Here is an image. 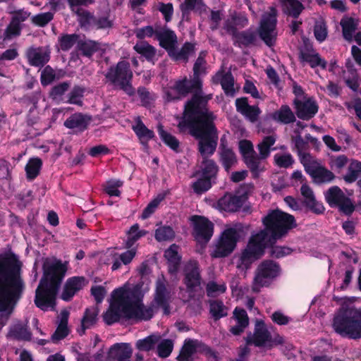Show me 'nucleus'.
Returning <instances> with one entry per match:
<instances>
[{
	"label": "nucleus",
	"instance_id": "f257e3e1",
	"mask_svg": "<svg viewBox=\"0 0 361 361\" xmlns=\"http://www.w3.org/2000/svg\"><path fill=\"white\" fill-rule=\"evenodd\" d=\"M143 295L137 287L125 286L114 289L111 295L109 306L102 314L106 324L111 326L125 320L149 321L154 317V307L145 306Z\"/></svg>",
	"mask_w": 361,
	"mask_h": 361
},
{
	"label": "nucleus",
	"instance_id": "f03ea898",
	"mask_svg": "<svg viewBox=\"0 0 361 361\" xmlns=\"http://www.w3.org/2000/svg\"><path fill=\"white\" fill-rule=\"evenodd\" d=\"M25 284L22 277V263L13 252L0 254V312L2 326L6 324L18 301Z\"/></svg>",
	"mask_w": 361,
	"mask_h": 361
},
{
	"label": "nucleus",
	"instance_id": "7ed1b4c3",
	"mask_svg": "<svg viewBox=\"0 0 361 361\" xmlns=\"http://www.w3.org/2000/svg\"><path fill=\"white\" fill-rule=\"evenodd\" d=\"M43 275L35 290L34 300L36 307L47 310L56 304V298L61 284L68 270V263L61 259L45 261L42 266Z\"/></svg>",
	"mask_w": 361,
	"mask_h": 361
},
{
	"label": "nucleus",
	"instance_id": "20e7f679",
	"mask_svg": "<svg viewBox=\"0 0 361 361\" xmlns=\"http://www.w3.org/2000/svg\"><path fill=\"white\" fill-rule=\"evenodd\" d=\"M333 328L343 337L361 338V310L353 307L340 309L334 317Z\"/></svg>",
	"mask_w": 361,
	"mask_h": 361
},
{
	"label": "nucleus",
	"instance_id": "39448f33",
	"mask_svg": "<svg viewBox=\"0 0 361 361\" xmlns=\"http://www.w3.org/2000/svg\"><path fill=\"white\" fill-rule=\"evenodd\" d=\"M262 224L269 232L272 240H279L297 226L295 217L279 209L269 211L262 218Z\"/></svg>",
	"mask_w": 361,
	"mask_h": 361
},
{
	"label": "nucleus",
	"instance_id": "423d86ee",
	"mask_svg": "<svg viewBox=\"0 0 361 361\" xmlns=\"http://www.w3.org/2000/svg\"><path fill=\"white\" fill-rule=\"evenodd\" d=\"M105 78L116 88L123 91L128 96L135 94V89L132 85L133 73L128 61L121 60L116 66H110Z\"/></svg>",
	"mask_w": 361,
	"mask_h": 361
},
{
	"label": "nucleus",
	"instance_id": "0eeeda50",
	"mask_svg": "<svg viewBox=\"0 0 361 361\" xmlns=\"http://www.w3.org/2000/svg\"><path fill=\"white\" fill-rule=\"evenodd\" d=\"M219 170V166L214 160L206 158L202 159L200 169L194 174L197 177V180L191 185L194 192L202 195L216 184Z\"/></svg>",
	"mask_w": 361,
	"mask_h": 361
},
{
	"label": "nucleus",
	"instance_id": "6e6552de",
	"mask_svg": "<svg viewBox=\"0 0 361 361\" xmlns=\"http://www.w3.org/2000/svg\"><path fill=\"white\" fill-rule=\"evenodd\" d=\"M194 137L198 140V152L202 159H209L216 149L219 133L214 121L205 123L204 126L195 134Z\"/></svg>",
	"mask_w": 361,
	"mask_h": 361
},
{
	"label": "nucleus",
	"instance_id": "1a4fd4ad",
	"mask_svg": "<svg viewBox=\"0 0 361 361\" xmlns=\"http://www.w3.org/2000/svg\"><path fill=\"white\" fill-rule=\"evenodd\" d=\"M280 264L272 259H264L257 266L253 279L252 290L259 292L261 288L269 287L280 276Z\"/></svg>",
	"mask_w": 361,
	"mask_h": 361
},
{
	"label": "nucleus",
	"instance_id": "9d476101",
	"mask_svg": "<svg viewBox=\"0 0 361 361\" xmlns=\"http://www.w3.org/2000/svg\"><path fill=\"white\" fill-rule=\"evenodd\" d=\"M243 231L244 226L241 223L235 224L233 226L225 229L216 245L214 257H225L228 256L235 248Z\"/></svg>",
	"mask_w": 361,
	"mask_h": 361
},
{
	"label": "nucleus",
	"instance_id": "9b49d317",
	"mask_svg": "<svg viewBox=\"0 0 361 361\" xmlns=\"http://www.w3.org/2000/svg\"><path fill=\"white\" fill-rule=\"evenodd\" d=\"M202 92H195L190 99L185 104L184 115H190L197 118H200L204 124L213 122L216 116L207 107V102L201 95Z\"/></svg>",
	"mask_w": 361,
	"mask_h": 361
},
{
	"label": "nucleus",
	"instance_id": "f8f14e48",
	"mask_svg": "<svg viewBox=\"0 0 361 361\" xmlns=\"http://www.w3.org/2000/svg\"><path fill=\"white\" fill-rule=\"evenodd\" d=\"M326 203L331 208H337L345 216H350L355 210L353 201L337 185L329 188L324 192Z\"/></svg>",
	"mask_w": 361,
	"mask_h": 361
},
{
	"label": "nucleus",
	"instance_id": "ddd939ff",
	"mask_svg": "<svg viewBox=\"0 0 361 361\" xmlns=\"http://www.w3.org/2000/svg\"><path fill=\"white\" fill-rule=\"evenodd\" d=\"M277 10L271 7L268 13H265L259 23L258 34L260 39L269 47L274 45L277 33Z\"/></svg>",
	"mask_w": 361,
	"mask_h": 361
},
{
	"label": "nucleus",
	"instance_id": "4468645a",
	"mask_svg": "<svg viewBox=\"0 0 361 361\" xmlns=\"http://www.w3.org/2000/svg\"><path fill=\"white\" fill-rule=\"evenodd\" d=\"M192 225V235L195 240L200 244L207 245L214 233V224L207 217L200 215H192L190 217Z\"/></svg>",
	"mask_w": 361,
	"mask_h": 361
},
{
	"label": "nucleus",
	"instance_id": "2eb2a0df",
	"mask_svg": "<svg viewBox=\"0 0 361 361\" xmlns=\"http://www.w3.org/2000/svg\"><path fill=\"white\" fill-rule=\"evenodd\" d=\"M183 283L188 292H195L201 285L202 276L199 262L195 259H190L183 266Z\"/></svg>",
	"mask_w": 361,
	"mask_h": 361
},
{
	"label": "nucleus",
	"instance_id": "dca6fc26",
	"mask_svg": "<svg viewBox=\"0 0 361 361\" xmlns=\"http://www.w3.org/2000/svg\"><path fill=\"white\" fill-rule=\"evenodd\" d=\"M247 200L246 194L236 195L231 192H226L223 197L218 200L216 205L221 211L233 213L239 211Z\"/></svg>",
	"mask_w": 361,
	"mask_h": 361
},
{
	"label": "nucleus",
	"instance_id": "f3484780",
	"mask_svg": "<svg viewBox=\"0 0 361 361\" xmlns=\"http://www.w3.org/2000/svg\"><path fill=\"white\" fill-rule=\"evenodd\" d=\"M293 104L297 117L303 121H309L312 118L319 110L317 102L310 98L305 101L295 98Z\"/></svg>",
	"mask_w": 361,
	"mask_h": 361
},
{
	"label": "nucleus",
	"instance_id": "a211bd4d",
	"mask_svg": "<svg viewBox=\"0 0 361 361\" xmlns=\"http://www.w3.org/2000/svg\"><path fill=\"white\" fill-rule=\"evenodd\" d=\"M171 290L167 287L164 279H158L156 281V288L154 300L157 306L161 307L164 314L170 313Z\"/></svg>",
	"mask_w": 361,
	"mask_h": 361
},
{
	"label": "nucleus",
	"instance_id": "6ab92c4d",
	"mask_svg": "<svg viewBox=\"0 0 361 361\" xmlns=\"http://www.w3.org/2000/svg\"><path fill=\"white\" fill-rule=\"evenodd\" d=\"M51 51L48 47H30L26 52L28 63L34 67H43L50 60Z\"/></svg>",
	"mask_w": 361,
	"mask_h": 361
},
{
	"label": "nucleus",
	"instance_id": "aec40b11",
	"mask_svg": "<svg viewBox=\"0 0 361 361\" xmlns=\"http://www.w3.org/2000/svg\"><path fill=\"white\" fill-rule=\"evenodd\" d=\"M173 89L178 92L182 99L190 93L202 92V81L201 79H196L194 77L190 80L185 77L175 82Z\"/></svg>",
	"mask_w": 361,
	"mask_h": 361
},
{
	"label": "nucleus",
	"instance_id": "412c9836",
	"mask_svg": "<svg viewBox=\"0 0 361 361\" xmlns=\"http://www.w3.org/2000/svg\"><path fill=\"white\" fill-rule=\"evenodd\" d=\"M84 276H72L68 278L63 288L61 298L66 302L71 301L74 295L83 288L85 285Z\"/></svg>",
	"mask_w": 361,
	"mask_h": 361
},
{
	"label": "nucleus",
	"instance_id": "4be33fe9",
	"mask_svg": "<svg viewBox=\"0 0 361 361\" xmlns=\"http://www.w3.org/2000/svg\"><path fill=\"white\" fill-rule=\"evenodd\" d=\"M156 39L159 41L160 47L166 51L169 57L173 55L178 42L174 31L170 29H160L157 32Z\"/></svg>",
	"mask_w": 361,
	"mask_h": 361
},
{
	"label": "nucleus",
	"instance_id": "5701e85b",
	"mask_svg": "<svg viewBox=\"0 0 361 361\" xmlns=\"http://www.w3.org/2000/svg\"><path fill=\"white\" fill-rule=\"evenodd\" d=\"M91 121V116L79 112L71 115L64 121L63 125L68 129L82 133L88 128Z\"/></svg>",
	"mask_w": 361,
	"mask_h": 361
},
{
	"label": "nucleus",
	"instance_id": "b1692460",
	"mask_svg": "<svg viewBox=\"0 0 361 361\" xmlns=\"http://www.w3.org/2000/svg\"><path fill=\"white\" fill-rule=\"evenodd\" d=\"M219 161L228 172L237 163V157L233 150L227 146L226 142L221 138L219 146Z\"/></svg>",
	"mask_w": 361,
	"mask_h": 361
},
{
	"label": "nucleus",
	"instance_id": "393cba45",
	"mask_svg": "<svg viewBox=\"0 0 361 361\" xmlns=\"http://www.w3.org/2000/svg\"><path fill=\"white\" fill-rule=\"evenodd\" d=\"M132 130L137 137L140 143L145 147H148L149 141L155 137L154 132L149 129L140 117L136 118L135 124L132 126Z\"/></svg>",
	"mask_w": 361,
	"mask_h": 361
},
{
	"label": "nucleus",
	"instance_id": "a878e982",
	"mask_svg": "<svg viewBox=\"0 0 361 361\" xmlns=\"http://www.w3.org/2000/svg\"><path fill=\"white\" fill-rule=\"evenodd\" d=\"M133 349L130 343H116L112 345L107 353L106 360L108 361H116L117 359L125 358L124 357L132 356Z\"/></svg>",
	"mask_w": 361,
	"mask_h": 361
},
{
	"label": "nucleus",
	"instance_id": "bb28decb",
	"mask_svg": "<svg viewBox=\"0 0 361 361\" xmlns=\"http://www.w3.org/2000/svg\"><path fill=\"white\" fill-rule=\"evenodd\" d=\"M179 247L176 244H172L164 252V257L168 261V270L171 274H176L178 271L181 256L178 254Z\"/></svg>",
	"mask_w": 361,
	"mask_h": 361
},
{
	"label": "nucleus",
	"instance_id": "cd10ccee",
	"mask_svg": "<svg viewBox=\"0 0 361 361\" xmlns=\"http://www.w3.org/2000/svg\"><path fill=\"white\" fill-rule=\"evenodd\" d=\"M270 341L271 334L267 330L264 321L257 320L252 343H253L255 346L262 347Z\"/></svg>",
	"mask_w": 361,
	"mask_h": 361
},
{
	"label": "nucleus",
	"instance_id": "c85d7f7f",
	"mask_svg": "<svg viewBox=\"0 0 361 361\" xmlns=\"http://www.w3.org/2000/svg\"><path fill=\"white\" fill-rule=\"evenodd\" d=\"M232 39L235 47L239 48L250 47V46L255 44L257 35L251 30L238 31L232 37Z\"/></svg>",
	"mask_w": 361,
	"mask_h": 361
},
{
	"label": "nucleus",
	"instance_id": "c756f323",
	"mask_svg": "<svg viewBox=\"0 0 361 361\" xmlns=\"http://www.w3.org/2000/svg\"><path fill=\"white\" fill-rule=\"evenodd\" d=\"M267 249L250 240L247 248L243 252L241 261L245 262H251L252 260L261 258Z\"/></svg>",
	"mask_w": 361,
	"mask_h": 361
},
{
	"label": "nucleus",
	"instance_id": "7c9ffc66",
	"mask_svg": "<svg viewBox=\"0 0 361 361\" xmlns=\"http://www.w3.org/2000/svg\"><path fill=\"white\" fill-rule=\"evenodd\" d=\"M8 336L16 341H30L32 338V333L27 324L18 322L10 327Z\"/></svg>",
	"mask_w": 361,
	"mask_h": 361
},
{
	"label": "nucleus",
	"instance_id": "2f4dec72",
	"mask_svg": "<svg viewBox=\"0 0 361 361\" xmlns=\"http://www.w3.org/2000/svg\"><path fill=\"white\" fill-rule=\"evenodd\" d=\"M271 117L273 120L282 124H290L296 121L294 113L286 104L281 105L279 110L272 114Z\"/></svg>",
	"mask_w": 361,
	"mask_h": 361
},
{
	"label": "nucleus",
	"instance_id": "473e14b6",
	"mask_svg": "<svg viewBox=\"0 0 361 361\" xmlns=\"http://www.w3.org/2000/svg\"><path fill=\"white\" fill-rule=\"evenodd\" d=\"M282 11L284 14L298 18L305 7L298 0H281Z\"/></svg>",
	"mask_w": 361,
	"mask_h": 361
},
{
	"label": "nucleus",
	"instance_id": "72a5a7b5",
	"mask_svg": "<svg viewBox=\"0 0 361 361\" xmlns=\"http://www.w3.org/2000/svg\"><path fill=\"white\" fill-rule=\"evenodd\" d=\"M208 304L209 314L214 321H218L228 315V307L221 300H209Z\"/></svg>",
	"mask_w": 361,
	"mask_h": 361
},
{
	"label": "nucleus",
	"instance_id": "f704fd0d",
	"mask_svg": "<svg viewBox=\"0 0 361 361\" xmlns=\"http://www.w3.org/2000/svg\"><path fill=\"white\" fill-rule=\"evenodd\" d=\"M197 118L198 120L194 118V116L184 115V119L180 121L178 125L179 130L182 131L185 128H189L190 135L194 137L197 130H200L204 125L200 118Z\"/></svg>",
	"mask_w": 361,
	"mask_h": 361
},
{
	"label": "nucleus",
	"instance_id": "c9c22d12",
	"mask_svg": "<svg viewBox=\"0 0 361 361\" xmlns=\"http://www.w3.org/2000/svg\"><path fill=\"white\" fill-rule=\"evenodd\" d=\"M340 25L343 38L347 41H352L353 34L357 29V21L352 17H344L341 20Z\"/></svg>",
	"mask_w": 361,
	"mask_h": 361
},
{
	"label": "nucleus",
	"instance_id": "e433bc0d",
	"mask_svg": "<svg viewBox=\"0 0 361 361\" xmlns=\"http://www.w3.org/2000/svg\"><path fill=\"white\" fill-rule=\"evenodd\" d=\"M195 51V44L189 42H185L180 49L178 51L177 47L173 51V55L171 56L170 58L175 61H183L185 62L188 61L189 56L193 54Z\"/></svg>",
	"mask_w": 361,
	"mask_h": 361
},
{
	"label": "nucleus",
	"instance_id": "4c0bfd02",
	"mask_svg": "<svg viewBox=\"0 0 361 361\" xmlns=\"http://www.w3.org/2000/svg\"><path fill=\"white\" fill-rule=\"evenodd\" d=\"M98 310L95 307L86 308L81 320L82 332L80 335L85 334L86 329L92 327L97 320Z\"/></svg>",
	"mask_w": 361,
	"mask_h": 361
},
{
	"label": "nucleus",
	"instance_id": "58836bf2",
	"mask_svg": "<svg viewBox=\"0 0 361 361\" xmlns=\"http://www.w3.org/2000/svg\"><path fill=\"white\" fill-rule=\"evenodd\" d=\"M312 173L314 174L312 178V180L317 185L331 183L336 178L332 171L323 166L319 167L317 171H313Z\"/></svg>",
	"mask_w": 361,
	"mask_h": 361
},
{
	"label": "nucleus",
	"instance_id": "ea45409f",
	"mask_svg": "<svg viewBox=\"0 0 361 361\" xmlns=\"http://www.w3.org/2000/svg\"><path fill=\"white\" fill-rule=\"evenodd\" d=\"M261 157H259L256 152L250 155L245 157L243 159L247 167L250 169L254 178H257L259 173L262 171L261 169Z\"/></svg>",
	"mask_w": 361,
	"mask_h": 361
},
{
	"label": "nucleus",
	"instance_id": "a19ab883",
	"mask_svg": "<svg viewBox=\"0 0 361 361\" xmlns=\"http://www.w3.org/2000/svg\"><path fill=\"white\" fill-rule=\"evenodd\" d=\"M300 62L307 63L312 68H315L319 66L324 70L327 67L326 61L322 59L317 51L310 54H302V59H300Z\"/></svg>",
	"mask_w": 361,
	"mask_h": 361
},
{
	"label": "nucleus",
	"instance_id": "79ce46f5",
	"mask_svg": "<svg viewBox=\"0 0 361 361\" xmlns=\"http://www.w3.org/2000/svg\"><path fill=\"white\" fill-rule=\"evenodd\" d=\"M161 339L160 335L152 334L142 339H139L135 343L136 348L141 351L153 350Z\"/></svg>",
	"mask_w": 361,
	"mask_h": 361
},
{
	"label": "nucleus",
	"instance_id": "37998d69",
	"mask_svg": "<svg viewBox=\"0 0 361 361\" xmlns=\"http://www.w3.org/2000/svg\"><path fill=\"white\" fill-rule=\"evenodd\" d=\"M158 133L161 140L166 146L170 147L174 152H178L179 151L180 142L171 133L164 130V127L161 125L158 126Z\"/></svg>",
	"mask_w": 361,
	"mask_h": 361
},
{
	"label": "nucleus",
	"instance_id": "c03bdc74",
	"mask_svg": "<svg viewBox=\"0 0 361 361\" xmlns=\"http://www.w3.org/2000/svg\"><path fill=\"white\" fill-rule=\"evenodd\" d=\"M42 166V161L38 157L31 158L25 166L27 178L32 180L37 177Z\"/></svg>",
	"mask_w": 361,
	"mask_h": 361
},
{
	"label": "nucleus",
	"instance_id": "a18cd8bd",
	"mask_svg": "<svg viewBox=\"0 0 361 361\" xmlns=\"http://www.w3.org/2000/svg\"><path fill=\"white\" fill-rule=\"evenodd\" d=\"M77 47L82 56L90 58L99 51V44L92 40H80L78 42Z\"/></svg>",
	"mask_w": 361,
	"mask_h": 361
},
{
	"label": "nucleus",
	"instance_id": "49530a36",
	"mask_svg": "<svg viewBox=\"0 0 361 361\" xmlns=\"http://www.w3.org/2000/svg\"><path fill=\"white\" fill-rule=\"evenodd\" d=\"M194 354H195V340L190 338L185 339L176 359L178 361H190Z\"/></svg>",
	"mask_w": 361,
	"mask_h": 361
},
{
	"label": "nucleus",
	"instance_id": "de8ad7c7",
	"mask_svg": "<svg viewBox=\"0 0 361 361\" xmlns=\"http://www.w3.org/2000/svg\"><path fill=\"white\" fill-rule=\"evenodd\" d=\"M250 240L262 246L267 250H268L271 243H276L277 241L276 240L271 239V235H269V232L265 228L252 235Z\"/></svg>",
	"mask_w": 361,
	"mask_h": 361
},
{
	"label": "nucleus",
	"instance_id": "09e8293b",
	"mask_svg": "<svg viewBox=\"0 0 361 361\" xmlns=\"http://www.w3.org/2000/svg\"><path fill=\"white\" fill-rule=\"evenodd\" d=\"M361 174V161L352 160L348 168L347 173L343 176V180L347 183L355 182Z\"/></svg>",
	"mask_w": 361,
	"mask_h": 361
},
{
	"label": "nucleus",
	"instance_id": "8fccbe9b",
	"mask_svg": "<svg viewBox=\"0 0 361 361\" xmlns=\"http://www.w3.org/2000/svg\"><path fill=\"white\" fill-rule=\"evenodd\" d=\"M71 87V82L69 81L61 82L54 86H53L49 93V97L58 102L63 100V95Z\"/></svg>",
	"mask_w": 361,
	"mask_h": 361
},
{
	"label": "nucleus",
	"instance_id": "3c124183",
	"mask_svg": "<svg viewBox=\"0 0 361 361\" xmlns=\"http://www.w3.org/2000/svg\"><path fill=\"white\" fill-rule=\"evenodd\" d=\"M195 342V353L204 355L209 361H219L218 354L211 347L198 340Z\"/></svg>",
	"mask_w": 361,
	"mask_h": 361
},
{
	"label": "nucleus",
	"instance_id": "603ef678",
	"mask_svg": "<svg viewBox=\"0 0 361 361\" xmlns=\"http://www.w3.org/2000/svg\"><path fill=\"white\" fill-rule=\"evenodd\" d=\"M114 26V20L110 19V13H106L103 15L94 16L92 27L97 30L111 29Z\"/></svg>",
	"mask_w": 361,
	"mask_h": 361
},
{
	"label": "nucleus",
	"instance_id": "864d4df0",
	"mask_svg": "<svg viewBox=\"0 0 361 361\" xmlns=\"http://www.w3.org/2000/svg\"><path fill=\"white\" fill-rule=\"evenodd\" d=\"M85 92V87L80 85H75L68 95V100L66 103L71 104H76L78 106L82 105V97Z\"/></svg>",
	"mask_w": 361,
	"mask_h": 361
},
{
	"label": "nucleus",
	"instance_id": "5fc2aeb1",
	"mask_svg": "<svg viewBox=\"0 0 361 361\" xmlns=\"http://www.w3.org/2000/svg\"><path fill=\"white\" fill-rule=\"evenodd\" d=\"M78 16V21L82 27H92L94 19V15L87 10L80 8L75 11H71Z\"/></svg>",
	"mask_w": 361,
	"mask_h": 361
},
{
	"label": "nucleus",
	"instance_id": "6e6d98bb",
	"mask_svg": "<svg viewBox=\"0 0 361 361\" xmlns=\"http://www.w3.org/2000/svg\"><path fill=\"white\" fill-rule=\"evenodd\" d=\"M276 139L272 135L265 136L258 144L257 148L262 159H267L270 155L271 147L274 145Z\"/></svg>",
	"mask_w": 361,
	"mask_h": 361
},
{
	"label": "nucleus",
	"instance_id": "4d7b16f0",
	"mask_svg": "<svg viewBox=\"0 0 361 361\" xmlns=\"http://www.w3.org/2000/svg\"><path fill=\"white\" fill-rule=\"evenodd\" d=\"M293 250L287 246L276 245L271 243L267 250L269 256L271 258L280 259L291 254Z\"/></svg>",
	"mask_w": 361,
	"mask_h": 361
},
{
	"label": "nucleus",
	"instance_id": "13d9d810",
	"mask_svg": "<svg viewBox=\"0 0 361 361\" xmlns=\"http://www.w3.org/2000/svg\"><path fill=\"white\" fill-rule=\"evenodd\" d=\"M134 49L148 61H152L156 55V49L148 43L137 44Z\"/></svg>",
	"mask_w": 361,
	"mask_h": 361
},
{
	"label": "nucleus",
	"instance_id": "bf43d9fd",
	"mask_svg": "<svg viewBox=\"0 0 361 361\" xmlns=\"http://www.w3.org/2000/svg\"><path fill=\"white\" fill-rule=\"evenodd\" d=\"M313 32L315 39L319 43L324 42L328 36V27L326 22L324 20H316Z\"/></svg>",
	"mask_w": 361,
	"mask_h": 361
},
{
	"label": "nucleus",
	"instance_id": "052dcab7",
	"mask_svg": "<svg viewBox=\"0 0 361 361\" xmlns=\"http://www.w3.org/2000/svg\"><path fill=\"white\" fill-rule=\"evenodd\" d=\"M175 237V232L169 226H162L155 230L154 238L158 242L171 240Z\"/></svg>",
	"mask_w": 361,
	"mask_h": 361
},
{
	"label": "nucleus",
	"instance_id": "680f3d73",
	"mask_svg": "<svg viewBox=\"0 0 361 361\" xmlns=\"http://www.w3.org/2000/svg\"><path fill=\"white\" fill-rule=\"evenodd\" d=\"M79 36L77 34H64L59 37L60 48L63 51L70 50L78 42Z\"/></svg>",
	"mask_w": 361,
	"mask_h": 361
},
{
	"label": "nucleus",
	"instance_id": "e2e57ef3",
	"mask_svg": "<svg viewBox=\"0 0 361 361\" xmlns=\"http://www.w3.org/2000/svg\"><path fill=\"white\" fill-rule=\"evenodd\" d=\"M221 81V87L224 91V93L227 96H234L235 91L234 89V78L231 71L225 73L224 78Z\"/></svg>",
	"mask_w": 361,
	"mask_h": 361
},
{
	"label": "nucleus",
	"instance_id": "0e129e2a",
	"mask_svg": "<svg viewBox=\"0 0 361 361\" xmlns=\"http://www.w3.org/2000/svg\"><path fill=\"white\" fill-rule=\"evenodd\" d=\"M22 25L12 19L4 32V39H11L20 35Z\"/></svg>",
	"mask_w": 361,
	"mask_h": 361
},
{
	"label": "nucleus",
	"instance_id": "69168bd1",
	"mask_svg": "<svg viewBox=\"0 0 361 361\" xmlns=\"http://www.w3.org/2000/svg\"><path fill=\"white\" fill-rule=\"evenodd\" d=\"M310 158L311 156L310 154L304 153L300 159V162L304 166L305 172L310 175L311 178H312L314 175L312 173V172L317 171L321 165L315 161H311Z\"/></svg>",
	"mask_w": 361,
	"mask_h": 361
},
{
	"label": "nucleus",
	"instance_id": "338daca9",
	"mask_svg": "<svg viewBox=\"0 0 361 361\" xmlns=\"http://www.w3.org/2000/svg\"><path fill=\"white\" fill-rule=\"evenodd\" d=\"M123 184V182L121 180H110L106 182L104 190L110 197H119L121 191L118 188L122 187Z\"/></svg>",
	"mask_w": 361,
	"mask_h": 361
},
{
	"label": "nucleus",
	"instance_id": "774afa93",
	"mask_svg": "<svg viewBox=\"0 0 361 361\" xmlns=\"http://www.w3.org/2000/svg\"><path fill=\"white\" fill-rule=\"evenodd\" d=\"M173 348V341L170 339H164L157 345V355L161 358H166L171 355Z\"/></svg>",
	"mask_w": 361,
	"mask_h": 361
}]
</instances>
